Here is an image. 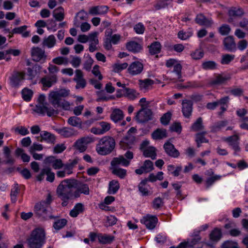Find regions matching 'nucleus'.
<instances>
[{
    "mask_svg": "<svg viewBox=\"0 0 248 248\" xmlns=\"http://www.w3.org/2000/svg\"><path fill=\"white\" fill-rule=\"evenodd\" d=\"M19 191L20 189L19 188L18 184L16 183L15 184L11 189L10 194L11 201L12 202L15 203L16 202L17 200V195L19 193Z\"/></svg>",
    "mask_w": 248,
    "mask_h": 248,
    "instance_id": "obj_43",
    "label": "nucleus"
},
{
    "mask_svg": "<svg viewBox=\"0 0 248 248\" xmlns=\"http://www.w3.org/2000/svg\"><path fill=\"white\" fill-rule=\"evenodd\" d=\"M123 118V112L122 110L119 108L114 109L110 115V118L111 120L115 123H117L118 121L122 120Z\"/></svg>",
    "mask_w": 248,
    "mask_h": 248,
    "instance_id": "obj_32",
    "label": "nucleus"
},
{
    "mask_svg": "<svg viewBox=\"0 0 248 248\" xmlns=\"http://www.w3.org/2000/svg\"><path fill=\"white\" fill-rule=\"evenodd\" d=\"M239 137L237 135H234L224 139V141L228 143L230 146L234 151V155H236L237 153L239 152L241 148L239 146Z\"/></svg>",
    "mask_w": 248,
    "mask_h": 248,
    "instance_id": "obj_8",
    "label": "nucleus"
},
{
    "mask_svg": "<svg viewBox=\"0 0 248 248\" xmlns=\"http://www.w3.org/2000/svg\"><path fill=\"white\" fill-rule=\"evenodd\" d=\"M98 32L96 31L91 32L89 34V50L91 52H93L97 50V45L99 41L97 38Z\"/></svg>",
    "mask_w": 248,
    "mask_h": 248,
    "instance_id": "obj_18",
    "label": "nucleus"
},
{
    "mask_svg": "<svg viewBox=\"0 0 248 248\" xmlns=\"http://www.w3.org/2000/svg\"><path fill=\"white\" fill-rule=\"evenodd\" d=\"M25 79V74L23 72H16L10 78V84L13 87L17 88Z\"/></svg>",
    "mask_w": 248,
    "mask_h": 248,
    "instance_id": "obj_11",
    "label": "nucleus"
},
{
    "mask_svg": "<svg viewBox=\"0 0 248 248\" xmlns=\"http://www.w3.org/2000/svg\"><path fill=\"white\" fill-rule=\"evenodd\" d=\"M52 62L57 65H67L68 63L67 58L62 56H59L54 58Z\"/></svg>",
    "mask_w": 248,
    "mask_h": 248,
    "instance_id": "obj_50",
    "label": "nucleus"
},
{
    "mask_svg": "<svg viewBox=\"0 0 248 248\" xmlns=\"http://www.w3.org/2000/svg\"><path fill=\"white\" fill-rule=\"evenodd\" d=\"M168 0H159L156 4L154 5V7L156 10H159L165 8L168 5Z\"/></svg>",
    "mask_w": 248,
    "mask_h": 248,
    "instance_id": "obj_63",
    "label": "nucleus"
},
{
    "mask_svg": "<svg viewBox=\"0 0 248 248\" xmlns=\"http://www.w3.org/2000/svg\"><path fill=\"white\" fill-rule=\"evenodd\" d=\"M67 223V220L65 219H59L56 221L54 224V228L57 230L62 229Z\"/></svg>",
    "mask_w": 248,
    "mask_h": 248,
    "instance_id": "obj_56",
    "label": "nucleus"
},
{
    "mask_svg": "<svg viewBox=\"0 0 248 248\" xmlns=\"http://www.w3.org/2000/svg\"><path fill=\"white\" fill-rule=\"evenodd\" d=\"M182 111L185 118H189L191 115L193 110V104L191 100L185 99L182 103Z\"/></svg>",
    "mask_w": 248,
    "mask_h": 248,
    "instance_id": "obj_16",
    "label": "nucleus"
},
{
    "mask_svg": "<svg viewBox=\"0 0 248 248\" xmlns=\"http://www.w3.org/2000/svg\"><path fill=\"white\" fill-rule=\"evenodd\" d=\"M126 46L127 50L134 53L139 52L142 48L139 43L134 41L128 43Z\"/></svg>",
    "mask_w": 248,
    "mask_h": 248,
    "instance_id": "obj_35",
    "label": "nucleus"
},
{
    "mask_svg": "<svg viewBox=\"0 0 248 248\" xmlns=\"http://www.w3.org/2000/svg\"><path fill=\"white\" fill-rule=\"evenodd\" d=\"M139 82L140 89L144 92L149 90L154 84V81L149 78L140 79Z\"/></svg>",
    "mask_w": 248,
    "mask_h": 248,
    "instance_id": "obj_25",
    "label": "nucleus"
},
{
    "mask_svg": "<svg viewBox=\"0 0 248 248\" xmlns=\"http://www.w3.org/2000/svg\"><path fill=\"white\" fill-rule=\"evenodd\" d=\"M83 210V204L81 203H77L74 208L70 212L69 215L71 217H77Z\"/></svg>",
    "mask_w": 248,
    "mask_h": 248,
    "instance_id": "obj_37",
    "label": "nucleus"
},
{
    "mask_svg": "<svg viewBox=\"0 0 248 248\" xmlns=\"http://www.w3.org/2000/svg\"><path fill=\"white\" fill-rule=\"evenodd\" d=\"M57 132L64 138H69L75 135V131L72 128L63 127L57 129Z\"/></svg>",
    "mask_w": 248,
    "mask_h": 248,
    "instance_id": "obj_31",
    "label": "nucleus"
},
{
    "mask_svg": "<svg viewBox=\"0 0 248 248\" xmlns=\"http://www.w3.org/2000/svg\"><path fill=\"white\" fill-rule=\"evenodd\" d=\"M152 112L151 109L143 108L137 113L136 119L140 123H144L152 119Z\"/></svg>",
    "mask_w": 248,
    "mask_h": 248,
    "instance_id": "obj_7",
    "label": "nucleus"
},
{
    "mask_svg": "<svg viewBox=\"0 0 248 248\" xmlns=\"http://www.w3.org/2000/svg\"><path fill=\"white\" fill-rule=\"evenodd\" d=\"M223 44L225 49L228 51L235 52L236 51V44L232 36H229L225 37L223 40Z\"/></svg>",
    "mask_w": 248,
    "mask_h": 248,
    "instance_id": "obj_22",
    "label": "nucleus"
},
{
    "mask_svg": "<svg viewBox=\"0 0 248 248\" xmlns=\"http://www.w3.org/2000/svg\"><path fill=\"white\" fill-rule=\"evenodd\" d=\"M143 155L146 157H150L155 159L156 156V149L153 146H149L142 151Z\"/></svg>",
    "mask_w": 248,
    "mask_h": 248,
    "instance_id": "obj_33",
    "label": "nucleus"
},
{
    "mask_svg": "<svg viewBox=\"0 0 248 248\" xmlns=\"http://www.w3.org/2000/svg\"><path fill=\"white\" fill-rule=\"evenodd\" d=\"M70 91L62 89L57 91L50 92L48 94L49 103L56 108L48 107L46 101V96L44 94H40L36 105L35 111L44 115L46 113L49 117L56 116L59 113L57 108H60L64 110H69L70 108V104L67 101L62 99L69 95Z\"/></svg>",
    "mask_w": 248,
    "mask_h": 248,
    "instance_id": "obj_1",
    "label": "nucleus"
},
{
    "mask_svg": "<svg viewBox=\"0 0 248 248\" xmlns=\"http://www.w3.org/2000/svg\"><path fill=\"white\" fill-rule=\"evenodd\" d=\"M45 163L46 164H51L55 170L60 169L64 166L61 159H57L53 156L46 157L45 159Z\"/></svg>",
    "mask_w": 248,
    "mask_h": 248,
    "instance_id": "obj_21",
    "label": "nucleus"
},
{
    "mask_svg": "<svg viewBox=\"0 0 248 248\" xmlns=\"http://www.w3.org/2000/svg\"><path fill=\"white\" fill-rule=\"evenodd\" d=\"M112 168L119 167L120 166L128 167L130 165V161L126 159L122 155L114 157L110 162Z\"/></svg>",
    "mask_w": 248,
    "mask_h": 248,
    "instance_id": "obj_17",
    "label": "nucleus"
},
{
    "mask_svg": "<svg viewBox=\"0 0 248 248\" xmlns=\"http://www.w3.org/2000/svg\"><path fill=\"white\" fill-rule=\"evenodd\" d=\"M196 22L202 26L210 27L213 24V21L211 19L207 18L203 15L200 14L197 16L195 18Z\"/></svg>",
    "mask_w": 248,
    "mask_h": 248,
    "instance_id": "obj_24",
    "label": "nucleus"
},
{
    "mask_svg": "<svg viewBox=\"0 0 248 248\" xmlns=\"http://www.w3.org/2000/svg\"><path fill=\"white\" fill-rule=\"evenodd\" d=\"M74 81L76 82V88L83 89L86 85V81L83 78V74L82 72L79 70L77 69L75 71V76L73 79Z\"/></svg>",
    "mask_w": 248,
    "mask_h": 248,
    "instance_id": "obj_10",
    "label": "nucleus"
},
{
    "mask_svg": "<svg viewBox=\"0 0 248 248\" xmlns=\"http://www.w3.org/2000/svg\"><path fill=\"white\" fill-rule=\"evenodd\" d=\"M202 67L205 70H213L216 68L217 64L214 61H205L202 62Z\"/></svg>",
    "mask_w": 248,
    "mask_h": 248,
    "instance_id": "obj_47",
    "label": "nucleus"
},
{
    "mask_svg": "<svg viewBox=\"0 0 248 248\" xmlns=\"http://www.w3.org/2000/svg\"><path fill=\"white\" fill-rule=\"evenodd\" d=\"M203 51L201 49H196L191 53V56L193 59L199 60L203 57Z\"/></svg>",
    "mask_w": 248,
    "mask_h": 248,
    "instance_id": "obj_58",
    "label": "nucleus"
},
{
    "mask_svg": "<svg viewBox=\"0 0 248 248\" xmlns=\"http://www.w3.org/2000/svg\"><path fill=\"white\" fill-rule=\"evenodd\" d=\"M182 66L181 64L179 63H176V64H175L174 66L173 67V71H172L173 73H174L176 74L178 79H179V81H181V78L182 77Z\"/></svg>",
    "mask_w": 248,
    "mask_h": 248,
    "instance_id": "obj_53",
    "label": "nucleus"
},
{
    "mask_svg": "<svg viewBox=\"0 0 248 248\" xmlns=\"http://www.w3.org/2000/svg\"><path fill=\"white\" fill-rule=\"evenodd\" d=\"M76 181L74 180L66 179L62 181L57 188L58 197L62 201V206H66L69 202L78 198V193H75L74 188Z\"/></svg>",
    "mask_w": 248,
    "mask_h": 248,
    "instance_id": "obj_2",
    "label": "nucleus"
},
{
    "mask_svg": "<svg viewBox=\"0 0 248 248\" xmlns=\"http://www.w3.org/2000/svg\"><path fill=\"white\" fill-rule=\"evenodd\" d=\"M222 237L221 231L218 228H215L210 234V238L213 241L217 242Z\"/></svg>",
    "mask_w": 248,
    "mask_h": 248,
    "instance_id": "obj_41",
    "label": "nucleus"
},
{
    "mask_svg": "<svg viewBox=\"0 0 248 248\" xmlns=\"http://www.w3.org/2000/svg\"><path fill=\"white\" fill-rule=\"evenodd\" d=\"M128 66V64L126 62H124L122 63H115L113 66V71L115 72H120L123 70L126 69Z\"/></svg>",
    "mask_w": 248,
    "mask_h": 248,
    "instance_id": "obj_51",
    "label": "nucleus"
},
{
    "mask_svg": "<svg viewBox=\"0 0 248 248\" xmlns=\"http://www.w3.org/2000/svg\"><path fill=\"white\" fill-rule=\"evenodd\" d=\"M143 69V64L139 62H133L128 67V73L132 76H135L140 74Z\"/></svg>",
    "mask_w": 248,
    "mask_h": 248,
    "instance_id": "obj_13",
    "label": "nucleus"
},
{
    "mask_svg": "<svg viewBox=\"0 0 248 248\" xmlns=\"http://www.w3.org/2000/svg\"><path fill=\"white\" fill-rule=\"evenodd\" d=\"M22 97L23 99L26 101H30L33 95L32 91L29 89L24 88L22 90Z\"/></svg>",
    "mask_w": 248,
    "mask_h": 248,
    "instance_id": "obj_48",
    "label": "nucleus"
},
{
    "mask_svg": "<svg viewBox=\"0 0 248 248\" xmlns=\"http://www.w3.org/2000/svg\"><path fill=\"white\" fill-rule=\"evenodd\" d=\"M76 189L75 190V193H78V197L80 195V194H84L85 195H89L90 193V190L88 185L84 183H79L75 186Z\"/></svg>",
    "mask_w": 248,
    "mask_h": 248,
    "instance_id": "obj_26",
    "label": "nucleus"
},
{
    "mask_svg": "<svg viewBox=\"0 0 248 248\" xmlns=\"http://www.w3.org/2000/svg\"><path fill=\"white\" fill-rule=\"evenodd\" d=\"M70 57L72 58L70 63L74 68L78 67L81 63V59L76 56H71Z\"/></svg>",
    "mask_w": 248,
    "mask_h": 248,
    "instance_id": "obj_59",
    "label": "nucleus"
},
{
    "mask_svg": "<svg viewBox=\"0 0 248 248\" xmlns=\"http://www.w3.org/2000/svg\"><path fill=\"white\" fill-rule=\"evenodd\" d=\"M30 248H41L46 242V234L43 229L38 228L34 229L27 240Z\"/></svg>",
    "mask_w": 248,
    "mask_h": 248,
    "instance_id": "obj_4",
    "label": "nucleus"
},
{
    "mask_svg": "<svg viewBox=\"0 0 248 248\" xmlns=\"http://www.w3.org/2000/svg\"><path fill=\"white\" fill-rule=\"evenodd\" d=\"M108 7L107 6H96L90 8L89 14L92 16L105 15L107 13Z\"/></svg>",
    "mask_w": 248,
    "mask_h": 248,
    "instance_id": "obj_23",
    "label": "nucleus"
},
{
    "mask_svg": "<svg viewBox=\"0 0 248 248\" xmlns=\"http://www.w3.org/2000/svg\"><path fill=\"white\" fill-rule=\"evenodd\" d=\"M112 173L121 179L124 178L126 175V170L119 167L112 168Z\"/></svg>",
    "mask_w": 248,
    "mask_h": 248,
    "instance_id": "obj_44",
    "label": "nucleus"
},
{
    "mask_svg": "<svg viewBox=\"0 0 248 248\" xmlns=\"http://www.w3.org/2000/svg\"><path fill=\"white\" fill-rule=\"evenodd\" d=\"M157 221L158 219L155 216L150 215L143 217L140 220L141 223L144 224L147 229L150 230L155 228Z\"/></svg>",
    "mask_w": 248,
    "mask_h": 248,
    "instance_id": "obj_9",
    "label": "nucleus"
},
{
    "mask_svg": "<svg viewBox=\"0 0 248 248\" xmlns=\"http://www.w3.org/2000/svg\"><path fill=\"white\" fill-rule=\"evenodd\" d=\"M229 15L232 17H238L244 14L243 10L239 8L232 7L229 11Z\"/></svg>",
    "mask_w": 248,
    "mask_h": 248,
    "instance_id": "obj_45",
    "label": "nucleus"
},
{
    "mask_svg": "<svg viewBox=\"0 0 248 248\" xmlns=\"http://www.w3.org/2000/svg\"><path fill=\"white\" fill-rule=\"evenodd\" d=\"M164 202L163 199L157 197L154 199L152 202V207L155 209H158L163 206Z\"/></svg>",
    "mask_w": 248,
    "mask_h": 248,
    "instance_id": "obj_52",
    "label": "nucleus"
},
{
    "mask_svg": "<svg viewBox=\"0 0 248 248\" xmlns=\"http://www.w3.org/2000/svg\"><path fill=\"white\" fill-rule=\"evenodd\" d=\"M42 67L39 64H35L32 68L27 69V79L32 80L39 76L41 72Z\"/></svg>",
    "mask_w": 248,
    "mask_h": 248,
    "instance_id": "obj_19",
    "label": "nucleus"
},
{
    "mask_svg": "<svg viewBox=\"0 0 248 248\" xmlns=\"http://www.w3.org/2000/svg\"><path fill=\"white\" fill-rule=\"evenodd\" d=\"M67 123L70 125L77 127H81L82 122L81 119L77 116L70 117L67 120Z\"/></svg>",
    "mask_w": 248,
    "mask_h": 248,
    "instance_id": "obj_38",
    "label": "nucleus"
},
{
    "mask_svg": "<svg viewBox=\"0 0 248 248\" xmlns=\"http://www.w3.org/2000/svg\"><path fill=\"white\" fill-rule=\"evenodd\" d=\"M206 134V132L199 133L196 135V142L207 143L208 140L204 137V135Z\"/></svg>",
    "mask_w": 248,
    "mask_h": 248,
    "instance_id": "obj_60",
    "label": "nucleus"
},
{
    "mask_svg": "<svg viewBox=\"0 0 248 248\" xmlns=\"http://www.w3.org/2000/svg\"><path fill=\"white\" fill-rule=\"evenodd\" d=\"M228 124L227 121H220L216 123L212 126L211 130L214 132L218 131Z\"/></svg>",
    "mask_w": 248,
    "mask_h": 248,
    "instance_id": "obj_46",
    "label": "nucleus"
},
{
    "mask_svg": "<svg viewBox=\"0 0 248 248\" xmlns=\"http://www.w3.org/2000/svg\"><path fill=\"white\" fill-rule=\"evenodd\" d=\"M124 92H125L124 96L130 100H133L140 96V93L132 89L126 88Z\"/></svg>",
    "mask_w": 248,
    "mask_h": 248,
    "instance_id": "obj_34",
    "label": "nucleus"
},
{
    "mask_svg": "<svg viewBox=\"0 0 248 248\" xmlns=\"http://www.w3.org/2000/svg\"><path fill=\"white\" fill-rule=\"evenodd\" d=\"M115 147V140L109 136H105L100 139L96 146V151L100 155L110 154Z\"/></svg>",
    "mask_w": 248,
    "mask_h": 248,
    "instance_id": "obj_3",
    "label": "nucleus"
},
{
    "mask_svg": "<svg viewBox=\"0 0 248 248\" xmlns=\"http://www.w3.org/2000/svg\"><path fill=\"white\" fill-rule=\"evenodd\" d=\"M192 32L190 31H180L178 33V37L183 40L188 39L192 35Z\"/></svg>",
    "mask_w": 248,
    "mask_h": 248,
    "instance_id": "obj_55",
    "label": "nucleus"
},
{
    "mask_svg": "<svg viewBox=\"0 0 248 248\" xmlns=\"http://www.w3.org/2000/svg\"><path fill=\"white\" fill-rule=\"evenodd\" d=\"M171 114L170 112L165 113L160 119V121L163 125H167L171 119Z\"/></svg>",
    "mask_w": 248,
    "mask_h": 248,
    "instance_id": "obj_61",
    "label": "nucleus"
},
{
    "mask_svg": "<svg viewBox=\"0 0 248 248\" xmlns=\"http://www.w3.org/2000/svg\"><path fill=\"white\" fill-rule=\"evenodd\" d=\"M53 16L57 21H61L64 17V9L62 7H59L55 10Z\"/></svg>",
    "mask_w": 248,
    "mask_h": 248,
    "instance_id": "obj_42",
    "label": "nucleus"
},
{
    "mask_svg": "<svg viewBox=\"0 0 248 248\" xmlns=\"http://www.w3.org/2000/svg\"><path fill=\"white\" fill-rule=\"evenodd\" d=\"M56 40L53 35H50L47 37L44 38L42 42V46L48 48L53 47L56 44Z\"/></svg>",
    "mask_w": 248,
    "mask_h": 248,
    "instance_id": "obj_29",
    "label": "nucleus"
},
{
    "mask_svg": "<svg viewBox=\"0 0 248 248\" xmlns=\"http://www.w3.org/2000/svg\"><path fill=\"white\" fill-rule=\"evenodd\" d=\"M40 136L41 137V141L45 140L47 143H54L56 140L55 137L53 134L46 131H42Z\"/></svg>",
    "mask_w": 248,
    "mask_h": 248,
    "instance_id": "obj_28",
    "label": "nucleus"
},
{
    "mask_svg": "<svg viewBox=\"0 0 248 248\" xmlns=\"http://www.w3.org/2000/svg\"><path fill=\"white\" fill-rule=\"evenodd\" d=\"M145 171V172H149L154 169L153 163L150 160H146L142 166Z\"/></svg>",
    "mask_w": 248,
    "mask_h": 248,
    "instance_id": "obj_57",
    "label": "nucleus"
},
{
    "mask_svg": "<svg viewBox=\"0 0 248 248\" xmlns=\"http://www.w3.org/2000/svg\"><path fill=\"white\" fill-rule=\"evenodd\" d=\"M14 132L22 136H25L29 133L28 129L24 126H17L14 128Z\"/></svg>",
    "mask_w": 248,
    "mask_h": 248,
    "instance_id": "obj_54",
    "label": "nucleus"
},
{
    "mask_svg": "<svg viewBox=\"0 0 248 248\" xmlns=\"http://www.w3.org/2000/svg\"><path fill=\"white\" fill-rule=\"evenodd\" d=\"M91 142L89 137H83L78 140L74 143V147L80 152H84L87 148V145Z\"/></svg>",
    "mask_w": 248,
    "mask_h": 248,
    "instance_id": "obj_12",
    "label": "nucleus"
},
{
    "mask_svg": "<svg viewBox=\"0 0 248 248\" xmlns=\"http://www.w3.org/2000/svg\"><path fill=\"white\" fill-rule=\"evenodd\" d=\"M149 48L150 53L151 55H155L160 52L161 46L159 42H155L149 46Z\"/></svg>",
    "mask_w": 248,
    "mask_h": 248,
    "instance_id": "obj_39",
    "label": "nucleus"
},
{
    "mask_svg": "<svg viewBox=\"0 0 248 248\" xmlns=\"http://www.w3.org/2000/svg\"><path fill=\"white\" fill-rule=\"evenodd\" d=\"M234 55L225 54L222 56L221 60V63L223 64H229L231 61L234 59Z\"/></svg>",
    "mask_w": 248,
    "mask_h": 248,
    "instance_id": "obj_62",
    "label": "nucleus"
},
{
    "mask_svg": "<svg viewBox=\"0 0 248 248\" xmlns=\"http://www.w3.org/2000/svg\"><path fill=\"white\" fill-rule=\"evenodd\" d=\"M43 149L42 144L36 142L33 143L29 148L30 153L35 152V151H41Z\"/></svg>",
    "mask_w": 248,
    "mask_h": 248,
    "instance_id": "obj_64",
    "label": "nucleus"
},
{
    "mask_svg": "<svg viewBox=\"0 0 248 248\" xmlns=\"http://www.w3.org/2000/svg\"><path fill=\"white\" fill-rule=\"evenodd\" d=\"M97 238L99 242L101 244H110L114 241V236L99 233L97 234Z\"/></svg>",
    "mask_w": 248,
    "mask_h": 248,
    "instance_id": "obj_27",
    "label": "nucleus"
},
{
    "mask_svg": "<svg viewBox=\"0 0 248 248\" xmlns=\"http://www.w3.org/2000/svg\"><path fill=\"white\" fill-rule=\"evenodd\" d=\"M227 80V78L222 75H217L211 80L210 84L212 85H220L225 83Z\"/></svg>",
    "mask_w": 248,
    "mask_h": 248,
    "instance_id": "obj_40",
    "label": "nucleus"
},
{
    "mask_svg": "<svg viewBox=\"0 0 248 248\" xmlns=\"http://www.w3.org/2000/svg\"><path fill=\"white\" fill-rule=\"evenodd\" d=\"M57 81V76L56 75H52L48 77L43 78L41 80V83L43 85L44 90H46L51 87L53 84L56 83Z\"/></svg>",
    "mask_w": 248,
    "mask_h": 248,
    "instance_id": "obj_20",
    "label": "nucleus"
},
{
    "mask_svg": "<svg viewBox=\"0 0 248 248\" xmlns=\"http://www.w3.org/2000/svg\"><path fill=\"white\" fill-rule=\"evenodd\" d=\"M32 60L34 62H45L46 56L45 50L39 47H33L31 49Z\"/></svg>",
    "mask_w": 248,
    "mask_h": 248,
    "instance_id": "obj_6",
    "label": "nucleus"
},
{
    "mask_svg": "<svg viewBox=\"0 0 248 248\" xmlns=\"http://www.w3.org/2000/svg\"><path fill=\"white\" fill-rule=\"evenodd\" d=\"M167 137L166 130L163 128H158L152 134V137L155 140H161Z\"/></svg>",
    "mask_w": 248,
    "mask_h": 248,
    "instance_id": "obj_30",
    "label": "nucleus"
},
{
    "mask_svg": "<svg viewBox=\"0 0 248 248\" xmlns=\"http://www.w3.org/2000/svg\"><path fill=\"white\" fill-rule=\"evenodd\" d=\"M191 128L192 130L194 131H198L202 130L203 128L202 118L201 117L198 118L196 121L192 124Z\"/></svg>",
    "mask_w": 248,
    "mask_h": 248,
    "instance_id": "obj_49",
    "label": "nucleus"
},
{
    "mask_svg": "<svg viewBox=\"0 0 248 248\" xmlns=\"http://www.w3.org/2000/svg\"><path fill=\"white\" fill-rule=\"evenodd\" d=\"M138 188L142 196H148L152 194V188L148 184L147 179H144L139 183Z\"/></svg>",
    "mask_w": 248,
    "mask_h": 248,
    "instance_id": "obj_15",
    "label": "nucleus"
},
{
    "mask_svg": "<svg viewBox=\"0 0 248 248\" xmlns=\"http://www.w3.org/2000/svg\"><path fill=\"white\" fill-rule=\"evenodd\" d=\"M120 188L118 181L113 180L109 183L108 193L109 194H115Z\"/></svg>",
    "mask_w": 248,
    "mask_h": 248,
    "instance_id": "obj_36",
    "label": "nucleus"
},
{
    "mask_svg": "<svg viewBox=\"0 0 248 248\" xmlns=\"http://www.w3.org/2000/svg\"><path fill=\"white\" fill-rule=\"evenodd\" d=\"M165 153L170 156L177 158L180 155V153L171 143L167 141L163 145Z\"/></svg>",
    "mask_w": 248,
    "mask_h": 248,
    "instance_id": "obj_14",
    "label": "nucleus"
},
{
    "mask_svg": "<svg viewBox=\"0 0 248 248\" xmlns=\"http://www.w3.org/2000/svg\"><path fill=\"white\" fill-rule=\"evenodd\" d=\"M51 202V198L50 195H48L46 201H42L40 203H37L34 207L35 213L39 217H42L44 218H46L48 217L50 218H53V217L50 215V203Z\"/></svg>",
    "mask_w": 248,
    "mask_h": 248,
    "instance_id": "obj_5",
    "label": "nucleus"
}]
</instances>
